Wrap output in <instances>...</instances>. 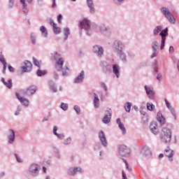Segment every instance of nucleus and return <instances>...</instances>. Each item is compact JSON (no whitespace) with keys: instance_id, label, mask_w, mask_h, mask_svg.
<instances>
[{"instance_id":"49530a36","label":"nucleus","mask_w":179,"mask_h":179,"mask_svg":"<svg viewBox=\"0 0 179 179\" xmlns=\"http://www.w3.org/2000/svg\"><path fill=\"white\" fill-rule=\"evenodd\" d=\"M56 136L59 137V139H63L64 136V134H57V135H56Z\"/></svg>"},{"instance_id":"f257e3e1","label":"nucleus","mask_w":179,"mask_h":179,"mask_svg":"<svg viewBox=\"0 0 179 179\" xmlns=\"http://www.w3.org/2000/svg\"><path fill=\"white\" fill-rule=\"evenodd\" d=\"M54 59L55 61V73L54 78L55 79H58V74L57 72H61L62 71V76H66L67 73L69 72V68L68 66H65L64 68V64H65V59L61 57V55L57 52L55 53Z\"/></svg>"},{"instance_id":"6ab92c4d","label":"nucleus","mask_w":179,"mask_h":179,"mask_svg":"<svg viewBox=\"0 0 179 179\" xmlns=\"http://www.w3.org/2000/svg\"><path fill=\"white\" fill-rule=\"evenodd\" d=\"M8 142L9 143H13L15 142V131L13 130H9Z\"/></svg>"},{"instance_id":"f704fd0d","label":"nucleus","mask_w":179,"mask_h":179,"mask_svg":"<svg viewBox=\"0 0 179 179\" xmlns=\"http://www.w3.org/2000/svg\"><path fill=\"white\" fill-rule=\"evenodd\" d=\"M119 128L120 129H121V131H122L123 134H125L126 130H125V127H124V124H119Z\"/></svg>"},{"instance_id":"7c9ffc66","label":"nucleus","mask_w":179,"mask_h":179,"mask_svg":"<svg viewBox=\"0 0 179 179\" xmlns=\"http://www.w3.org/2000/svg\"><path fill=\"white\" fill-rule=\"evenodd\" d=\"M147 110H149V111H153V110H155V105L152 103H147Z\"/></svg>"},{"instance_id":"dca6fc26","label":"nucleus","mask_w":179,"mask_h":179,"mask_svg":"<svg viewBox=\"0 0 179 179\" xmlns=\"http://www.w3.org/2000/svg\"><path fill=\"white\" fill-rule=\"evenodd\" d=\"M83 79H85V72L81 71L79 76L75 79L74 83H80V82H83Z\"/></svg>"},{"instance_id":"4d7b16f0","label":"nucleus","mask_w":179,"mask_h":179,"mask_svg":"<svg viewBox=\"0 0 179 179\" xmlns=\"http://www.w3.org/2000/svg\"><path fill=\"white\" fill-rule=\"evenodd\" d=\"M43 173H47V168H45V166L43 167Z\"/></svg>"},{"instance_id":"338daca9","label":"nucleus","mask_w":179,"mask_h":179,"mask_svg":"<svg viewBox=\"0 0 179 179\" xmlns=\"http://www.w3.org/2000/svg\"><path fill=\"white\" fill-rule=\"evenodd\" d=\"M117 1H119V2H121V1H123V0H117Z\"/></svg>"},{"instance_id":"b1692460","label":"nucleus","mask_w":179,"mask_h":179,"mask_svg":"<svg viewBox=\"0 0 179 179\" xmlns=\"http://www.w3.org/2000/svg\"><path fill=\"white\" fill-rule=\"evenodd\" d=\"M78 171H80V168H71L69 169V174L70 176H75Z\"/></svg>"},{"instance_id":"13d9d810","label":"nucleus","mask_w":179,"mask_h":179,"mask_svg":"<svg viewBox=\"0 0 179 179\" xmlns=\"http://www.w3.org/2000/svg\"><path fill=\"white\" fill-rule=\"evenodd\" d=\"M13 0H10V3H11L10 8H12V6H13Z\"/></svg>"},{"instance_id":"2f4dec72","label":"nucleus","mask_w":179,"mask_h":179,"mask_svg":"<svg viewBox=\"0 0 179 179\" xmlns=\"http://www.w3.org/2000/svg\"><path fill=\"white\" fill-rule=\"evenodd\" d=\"M0 62L3 65V69L4 71L6 69V62L5 60V57H0Z\"/></svg>"},{"instance_id":"6e6552de","label":"nucleus","mask_w":179,"mask_h":179,"mask_svg":"<svg viewBox=\"0 0 179 179\" xmlns=\"http://www.w3.org/2000/svg\"><path fill=\"white\" fill-rule=\"evenodd\" d=\"M106 113L104 117L103 118L102 121L104 124H108V122H110V121H111V109L106 110Z\"/></svg>"},{"instance_id":"f8f14e48","label":"nucleus","mask_w":179,"mask_h":179,"mask_svg":"<svg viewBox=\"0 0 179 179\" xmlns=\"http://www.w3.org/2000/svg\"><path fill=\"white\" fill-rule=\"evenodd\" d=\"M145 89L149 99H153L155 97V92L153 91V88L150 87H148V86L145 85Z\"/></svg>"},{"instance_id":"37998d69","label":"nucleus","mask_w":179,"mask_h":179,"mask_svg":"<svg viewBox=\"0 0 179 179\" xmlns=\"http://www.w3.org/2000/svg\"><path fill=\"white\" fill-rule=\"evenodd\" d=\"M50 89L53 93H55L57 92V88H55V87H54L53 85L50 86Z\"/></svg>"},{"instance_id":"0eeeda50","label":"nucleus","mask_w":179,"mask_h":179,"mask_svg":"<svg viewBox=\"0 0 179 179\" xmlns=\"http://www.w3.org/2000/svg\"><path fill=\"white\" fill-rule=\"evenodd\" d=\"M131 150L129 148H127V145H120L119 148V153L121 156H128L129 155Z\"/></svg>"},{"instance_id":"e433bc0d","label":"nucleus","mask_w":179,"mask_h":179,"mask_svg":"<svg viewBox=\"0 0 179 179\" xmlns=\"http://www.w3.org/2000/svg\"><path fill=\"white\" fill-rule=\"evenodd\" d=\"M64 36L68 37L69 36V28H65L64 29Z\"/></svg>"},{"instance_id":"4be33fe9","label":"nucleus","mask_w":179,"mask_h":179,"mask_svg":"<svg viewBox=\"0 0 179 179\" xmlns=\"http://www.w3.org/2000/svg\"><path fill=\"white\" fill-rule=\"evenodd\" d=\"M1 82L3 83V85H5V86H6V87H8V89H12V86H13V84H12V79H9L8 80V82L6 83L5 81V78H1Z\"/></svg>"},{"instance_id":"f3484780","label":"nucleus","mask_w":179,"mask_h":179,"mask_svg":"<svg viewBox=\"0 0 179 179\" xmlns=\"http://www.w3.org/2000/svg\"><path fill=\"white\" fill-rule=\"evenodd\" d=\"M29 171L32 173L33 174H35L36 173H38V166L36 164H32L30 166Z\"/></svg>"},{"instance_id":"bb28decb","label":"nucleus","mask_w":179,"mask_h":179,"mask_svg":"<svg viewBox=\"0 0 179 179\" xmlns=\"http://www.w3.org/2000/svg\"><path fill=\"white\" fill-rule=\"evenodd\" d=\"M36 75H37L38 76H44V75H47V71L38 69V70L36 71Z\"/></svg>"},{"instance_id":"c756f323","label":"nucleus","mask_w":179,"mask_h":179,"mask_svg":"<svg viewBox=\"0 0 179 179\" xmlns=\"http://www.w3.org/2000/svg\"><path fill=\"white\" fill-rule=\"evenodd\" d=\"M33 62H34V64L35 65V66H38V68H41V62H39L35 57L33 58Z\"/></svg>"},{"instance_id":"de8ad7c7","label":"nucleus","mask_w":179,"mask_h":179,"mask_svg":"<svg viewBox=\"0 0 179 179\" xmlns=\"http://www.w3.org/2000/svg\"><path fill=\"white\" fill-rule=\"evenodd\" d=\"M162 75L158 74L157 76V79L158 80H162Z\"/></svg>"},{"instance_id":"09e8293b","label":"nucleus","mask_w":179,"mask_h":179,"mask_svg":"<svg viewBox=\"0 0 179 179\" xmlns=\"http://www.w3.org/2000/svg\"><path fill=\"white\" fill-rule=\"evenodd\" d=\"M169 52H174V48L173 46L169 48Z\"/></svg>"},{"instance_id":"6e6d98bb","label":"nucleus","mask_w":179,"mask_h":179,"mask_svg":"<svg viewBox=\"0 0 179 179\" xmlns=\"http://www.w3.org/2000/svg\"><path fill=\"white\" fill-rule=\"evenodd\" d=\"M20 113V110L18 109V110L15 112V115H19Z\"/></svg>"},{"instance_id":"a211bd4d","label":"nucleus","mask_w":179,"mask_h":179,"mask_svg":"<svg viewBox=\"0 0 179 179\" xmlns=\"http://www.w3.org/2000/svg\"><path fill=\"white\" fill-rule=\"evenodd\" d=\"M164 155H165V156H166L167 157H169L170 159L173 156H174V151H173V150L170 149V148L168 147L165 150Z\"/></svg>"},{"instance_id":"a878e982","label":"nucleus","mask_w":179,"mask_h":179,"mask_svg":"<svg viewBox=\"0 0 179 179\" xmlns=\"http://www.w3.org/2000/svg\"><path fill=\"white\" fill-rule=\"evenodd\" d=\"M40 30L42 33V36H43V37H47L48 32L47 31V29L45 28V27L44 26L41 27Z\"/></svg>"},{"instance_id":"4468645a","label":"nucleus","mask_w":179,"mask_h":179,"mask_svg":"<svg viewBox=\"0 0 179 179\" xmlns=\"http://www.w3.org/2000/svg\"><path fill=\"white\" fill-rule=\"evenodd\" d=\"M150 128L152 134H154V135H157V134H159V129H158L159 127L157 126V123L156 122L151 123Z\"/></svg>"},{"instance_id":"c85d7f7f","label":"nucleus","mask_w":179,"mask_h":179,"mask_svg":"<svg viewBox=\"0 0 179 179\" xmlns=\"http://www.w3.org/2000/svg\"><path fill=\"white\" fill-rule=\"evenodd\" d=\"M99 97H97V95L94 94V106L96 108L97 107H99Z\"/></svg>"},{"instance_id":"72a5a7b5","label":"nucleus","mask_w":179,"mask_h":179,"mask_svg":"<svg viewBox=\"0 0 179 179\" xmlns=\"http://www.w3.org/2000/svg\"><path fill=\"white\" fill-rule=\"evenodd\" d=\"M61 108L64 111H66V110H68V105L66 103H62Z\"/></svg>"},{"instance_id":"412c9836","label":"nucleus","mask_w":179,"mask_h":179,"mask_svg":"<svg viewBox=\"0 0 179 179\" xmlns=\"http://www.w3.org/2000/svg\"><path fill=\"white\" fill-rule=\"evenodd\" d=\"M113 72L117 78H120V66L118 65L115 64L113 66Z\"/></svg>"},{"instance_id":"ea45409f","label":"nucleus","mask_w":179,"mask_h":179,"mask_svg":"<svg viewBox=\"0 0 179 179\" xmlns=\"http://www.w3.org/2000/svg\"><path fill=\"white\" fill-rule=\"evenodd\" d=\"M62 19V15L59 14L57 17V22L59 24L62 23V21H61V20Z\"/></svg>"},{"instance_id":"603ef678","label":"nucleus","mask_w":179,"mask_h":179,"mask_svg":"<svg viewBox=\"0 0 179 179\" xmlns=\"http://www.w3.org/2000/svg\"><path fill=\"white\" fill-rule=\"evenodd\" d=\"M122 179H127V175L122 171Z\"/></svg>"},{"instance_id":"cd10ccee","label":"nucleus","mask_w":179,"mask_h":179,"mask_svg":"<svg viewBox=\"0 0 179 179\" xmlns=\"http://www.w3.org/2000/svg\"><path fill=\"white\" fill-rule=\"evenodd\" d=\"M131 107H132V103L129 102H127L124 105V108L127 113L131 111Z\"/></svg>"},{"instance_id":"1a4fd4ad","label":"nucleus","mask_w":179,"mask_h":179,"mask_svg":"<svg viewBox=\"0 0 179 179\" xmlns=\"http://www.w3.org/2000/svg\"><path fill=\"white\" fill-rule=\"evenodd\" d=\"M24 65L25 66H22V72H30L31 71V67L33 66V64L29 61H25L24 62Z\"/></svg>"},{"instance_id":"69168bd1","label":"nucleus","mask_w":179,"mask_h":179,"mask_svg":"<svg viewBox=\"0 0 179 179\" xmlns=\"http://www.w3.org/2000/svg\"><path fill=\"white\" fill-rule=\"evenodd\" d=\"M71 1H72L73 2H75L76 0H71Z\"/></svg>"},{"instance_id":"8fccbe9b","label":"nucleus","mask_w":179,"mask_h":179,"mask_svg":"<svg viewBox=\"0 0 179 179\" xmlns=\"http://www.w3.org/2000/svg\"><path fill=\"white\" fill-rule=\"evenodd\" d=\"M155 57H157V52H155L152 56H151V58H155Z\"/></svg>"},{"instance_id":"58836bf2","label":"nucleus","mask_w":179,"mask_h":179,"mask_svg":"<svg viewBox=\"0 0 179 179\" xmlns=\"http://www.w3.org/2000/svg\"><path fill=\"white\" fill-rule=\"evenodd\" d=\"M71 141V138H67L66 140L64 141V145H69Z\"/></svg>"},{"instance_id":"3c124183","label":"nucleus","mask_w":179,"mask_h":179,"mask_svg":"<svg viewBox=\"0 0 179 179\" xmlns=\"http://www.w3.org/2000/svg\"><path fill=\"white\" fill-rule=\"evenodd\" d=\"M117 124H118V125H121V124H122L121 122V119H120V118L117 119Z\"/></svg>"},{"instance_id":"aec40b11","label":"nucleus","mask_w":179,"mask_h":179,"mask_svg":"<svg viewBox=\"0 0 179 179\" xmlns=\"http://www.w3.org/2000/svg\"><path fill=\"white\" fill-rule=\"evenodd\" d=\"M87 3L90 9V13H94L96 9H94V7L93 6V0H87Z\"/></svg>"},{"instance_id":"f03ea898","label":"nucleus","mask_w":179,"mask_h":179,"mask_svg":"<svg viewBox=\"0 0 179 179\" xmlns=\"http://www.w3.org/2000/svg\"><path fill=\"white\" fill-rule=\"evenodd\" d=\"M171 130L167 127H164L159 134L160 141L162 143H170L171 142Z\"/></svg>"},{"instance_id":"e2e57ef3","label":"nucleus","mask_w":179,"mask_h":179,"mask_svg":"<svg viewBox=\"0 0 179 179\" xmlns=\"http://www.w3.org/2000/svg\"><path fill=\"white\" fill-rule=\"evenodd\" d=\"M164 155L163 154H160V155H159V157H160V158L164 157Z\"/></svg>"},{"instance_id":"ddd939ff","label":"nucleus","mask_w":179,"mask_h":179,"mask_svg":"<svg viewBox=\"0 0 179 179\" xmlns=\"http://www.w3.org/2000/svg\"><path fill=\"white\" fill-rule=\"evenodd\" d=\"M15 96L17 99L19 100V101H20V103L23 104V106H29V101L27 99L20 96V94H19V93L17 92L15 93Z\"/></svg>"},{"instance_id":"9d476101","label":"nucleus","mask_w":179,"mask_h":179,"mask_svg":"<svg viewBox=\"0 0 179 179\" xmlns=\"http://www.w3.org/2000/svg\"><path fill=\"white\" fill-rule=\"evenodd\" d=\"M99 139L103 146H107V138H106V134L103 131H99Z\"/></svg>"},{"instance_id":"864d4df0","label":"nucleus","mask_w":179,"mask_h":179,"mask_svg":"<svg viewBox=\"0 0 179 179\" xmlns=\"http://www.w3.org/2000/svg\"><path fill=\"white\" fill-rule=\"evenodd\" d=\"M52 8H57V4L55 3V0H53V3H52Z\"/></svg>"},{"instance_id":"0e129e2a","label":"nucleus","mask_w":179,"mask_h":179,"mask_svg":"<svg viewBox=\"0 0 179 179\" xmlns=\"http://www.w3.org/2000/svg\"><path fill=\"white\" fill-rule=\"evenodd\" d=\"M46 179H50V177H49V176H48V177L46 178Z\"/></svg>"},{"instance_id":"2eb2a0df","label":"nucleus","mask_w":179,"mask_h":179,"mask_svg":"<svg viewBox=\"0 0 179 179\" xmlns=\"http://www.w3.org/2000/svg\"><path fill=\"white\" fill-rule=\"evenodd\" d=\"M50 24L52 26L53 31L55 34H59L61 33V28L57 27V24L52 20H50Z\"/></svg>"},{"instance_id":"a19ab883","label":"nucleus","mask_w":179,"mask_h":179,"mask_svg":"<svg viewBox=\"0 0 179 179\" xmlns=\"http://www.w3.org/2000/svg\"><path fill=\"white\" fill-rule=\"evenodd\" d=\"M15 157H16L17 162H18V163H22V160L19 156H17V154H15Z\"/></svg>"},{"instance_id":"473e14b6","label":"nucleus","mask_w":179,"mask_h":179,"mask_svg":"<svg viewBox=\"0 0 179 179\" xmlns=\"http://www.w3.org/2000/svg\"><path fill=\"white\" fill-rule=\"evenodd\" d=\"M152 48L154 50V51L157 50V49L159 48V45H157V41L152 42Z\"/></svg>"},{"instance_id":"680f3d73","label":"nucleus","mask_w":179,"mask_h":179,"mask_svg":"<svg viewBox=\"0 0 179 179\" xmlns=\"http://www.w3.org/2000/svg\"><path fill=\"white\" fill-rule=\"evenodd\" d=\"M21 3H22L23 5H24V0H20Z\"/></svg>"},{"instance_id":"c9c22d12","label":"nucleus","mask_w":179,"mask_h":179,"mask_svg":"<svg viewBox=\"0 0 179 179\" xmlns=\"http://www.w3.org/2000/svg\"><path fill=\"white\" fill-rule=\"evenodd\" d=\"M74 110H75L76 113H77V114L80 113V108H79V106H74Z\"/></svg>"},{"instance_id":"39448f33","label":"nucleus","mask_w":179,"mask_h":179,"mask_svg":"<svg viewBox=\"0 0 179 179\" xmlns=\"http://www.w3.org/2000/svg\"><path fill=\"white\" fill-rule=\"evenodd\" d=\"M80 27L85 30H89L90 29V20L87 18H84L82 21H80Z\"/></svg>"},{"instance_id":"bf43d9fd","label":"nucleus","mask_w":179,"mask_h":179,"mask_svg":"<svg viewBox=\"0 0 179 179\" xmlns=\"http://www.w3.org/2000/svg\"><path fill=\"white\" fill-rule=\"evenodd\" d=\"M166 106L168 107V108H170V103L166 102Z\"/></svg>"},{"instance_id":"5fc2aeb1","label":"nucleus","mask_w":179,"mask_h":179,"mask_svg":"<svg viewBox=\"0 0 179 179\" xmlns=\"http://www.w3.org/2000/svg\"><path fill=\"white\" fill-rule=\"evenodd\" d=\"M103 87L105 89V91L107 92V86L106 84H102Z\"/></svg>"},{"instance_id":"393cba45","label":"nucleus","mask_w":179,"mask_h":179,"mask_svg":"<svg viewBox=\"0 0 179 179\" xmlns=\"http://www.w3.org/2000/svg\"><path fill=\"white\" fill-rule=\"evenodd\" d=\"M162 29H163V27L162 26H157V27H155L153 31L154 36H157V34H159V32L162 31Z\"/></svg>"},{"instance_id":"a18cd8bd","label":"nucleus","mask_w":179,"mask_h":179,"mask_svg":"<svg viewBox=\"0 0 179 179\" xmlns=\"http://www.w3.org/2000/svg\"><path fill=\"white\" fill-rule=\"evenodd\" d=\"M144 155H145V156H149V155H152V153L150 152V150H148L145 151V153Z\"/></svg>"},{"instance_id":"774afa93","label":"nucleus","mask_w":179,"mask_h":179,"mask_svg":"<svg viewBox=\"0 0 179 179\" xmlns=\"http://www.w3.org/2000/svg\"><path fill=\"white\" fill-rule=\"evenodd\" d=\"M134 108H135V110H136V108H136V106H134Z\"/></svg>"},{"instance_id":"4c0bfd02","label":"nucleus","mask_w":179,"mask_h":179,"mask_svg":"<svg viewBox=\"0 0 179 179\" xmlns=\"http://www.w3.org/2000/svg\"><path fill=\"white\" fill-rule=\"evenodd\" d=\"M31 41L34 44H36V36H34V34H31Z\"/></svg>"},{"instance_id":"79ce46f5","label":"nucleus","mask_w":179,"mask_h":179,"mask_svg":"<svg viewBox=\"0 0 179 179\" xmlns=\"http://www.w3.org/2000/svg\"><path fill=\"white\" fill-rule=\"evenodd\" d=\"M57 131H58V128L57 127V126H55L53 129V133L55 135H58V133H57Z\"/></svg>"},{"instance_id":"9b49d317","label":"nucleus","mask_w":179,"mask_h":179,"mask_svg":"<svg viewBox=\"0 0 179 179\" xmlns=\"http://www.w3.org/2000/svg\"><path fill=\"white\" fill-rule=\"evenodd\" d=\"M93 51L96 54L98 55L99 57H102L103 54L104 52V50H103V48L99 46V45H95L93 47Z\"/></svg>"},{"instance_id":"20e7f679","label":"nucleus","mask_w":179,"mask_h":179,"mask_svg":"<svg viewBox=\"0 0 179 179\" xmlns=\"http://www.w3.org/2000/svg\"><path fill=\"white\" fill-rule=\"evenodd\" d=\"M169 29L166 28L165 29L162 30L159 36H162V41H161V50H163L164 48V43H166V37L167 36V34H169Z\"/></svg>"},{"instance_id":"423d86ee","label":"nucleus","mask_w":179,"mask_h":179,"mask_svg":"<svg viewBox=\"0 0 179 179\" xmlns=\"http://www.w3.org/2000/svg\"><path fill=\"white\" fill-rule=\"evenodd\" d=\"M37 92V87L36 85H31L27 89L26 91H22L23 94H27V96H31Z\"/></svg>"},{"instance_id":"5701e85b","label":"nucleus","mask_w":179,"mask_h":179,"mask_svg":"<svg viewBox=\"0 0 179 179\" xmlns=\"http://www.w3.org/2000/svg\"><path fill=\"white\" fill-rule=\"evenodd\" d=\"M157 120L159 121V122H161V124H164V117H163V115L162 114V112H158L157 115Z\"/></svg>"},{"instance_id":"052dcab7","label":"nucleus","mask_w":179,"mask_h":179,"mask_svg":"<svg viewBox=\"0 0 179 179\" xmlns=\"http://www.w3.org/2000/svg\"><path fill=\"white\" fill-rule=\"evenodd\" d=\"M28 3H31V2H33V0H27Z\"/></svg>"},{"instance_id":"c03bdc74","label":"nucleus","mask_w":179,"mask_h":179,"mask_svg":"<svg viewBox=\"0 0 179 179\" xmlns=\"http://www.w3.org/2000/svg\"><path fill=\"white\" fill-rule=\"evenodd\" d=\"M8 71H10V72H15V69L12 67V66H8Z\"/></svg>"},{"instance_id":"7ed1b4c3","label":"nucleus","mask_w":179,"mask_h":179,"mask_svg":"<svg viewBox=\"0 0 179 179\" xmlns=\"http://www.w3.org/2000/svg\"><path fill=\"white\" fill-rule=\"evenodd\" d=\"M161 10L170 23H176V18H174V16L171 15L169 8L163 7L161 8Z\"/></svg>"}]
</instances>
